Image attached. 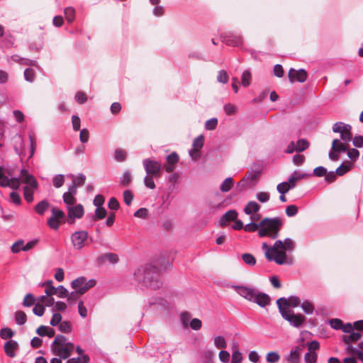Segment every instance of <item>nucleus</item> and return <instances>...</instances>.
Instances as JSON below:
<instances>
[{
  "instance_id": "obj_1",
  "label": "nucleus",
  "mask_w": 363,
  "mask_h": 363,
  "mask_svg": "<svg viewBox=\"0 0 363 363\" xmlns=\"http://www.w3.org/2000/svg\"><path fill=\"white\" fill-rule=\"evenodd\" d=\"M294 248V241L290 238H286L284 241L277 240L274 245L264 253L266 258L269 261H274L277 264H284L287 263L286 251L293 250Z\"/></svg>"
},
{
  "instance_id": "obj_2",
  "label": "nucleus",
  "mask_w": 363,
  "mask_h": 363,
  "mask_svg": "<svg viewBox=\"0 0 363 363\" xmlns=\"http://www.w3.org/2000/svg\"><path fill=\"white\" fill-rule=\"evenodd\" d=\"M134 277L138 281H143L150 289H157L162 286L159 279V270L154 266L146 265L138 267L134 272Z\"/></svg>"
},
{
  "instance_id": "obj_3",
  "label": "nucleus",
  "mask_w": 363,
  "mask_h": 363,
  "mask_svg": "<svg viewBox=\"0 0 363 363\" xmlns=\"http://www.w3.org/2000/svg\"><path fill=\"white\" fill-rule=\"evenodd\" d=\"M236 291L244 298L257 303L260 307H265L270 304L271 298L267 294L247 286H236Z\"/></svg>"
},
{
  "instance_id": "obj_4",
  "label": "nucleus",
  "mask_w": 363,
  "mask_h": 363,
  "mask_svg": "<svg viewBox=\"0 0 363 363\" xmlns=\"http://www.w3.org/2000/svg\"><path fill=\"white\" fill-rule=\"evenodd\" d=\"M74 350V345L67 342V339L62 335L55 336L51 345V351L61 359H66L72 355Z\"/></svg>"
},
{
  "instance_id": "obj_5",
  "label": "nucleus",
  "mask_w": 363,
  "mask_h": 363,
  "mask_svg": "<svg viewBox=\"0 0 363 363\" xmlns=\"http://www.w3.org/2000/svg\"><path fill=\"white\" fill-rule=\"evenodd\" d=\"M281 226L282 221L278 218H264L260 221L258 235L259 237H269L275 239L278 237Z\"/></svg>"
},
{
  "instance_id": "obj_6",
  "label": "nucleus",
  "mask_w": 363,
  "mask_h": 363,
  "mask_svg": "<svg viewBox=\"0 0 363 363\" xmlns=\"http://www.w3.org/2000/svg\"><path fill=\"white\" fill-rule=\"evenodd\" d=\"M21 179L22 182L26 184L23 188L24 198L27 202L31 203L33 201L34 191L38 187V183L26 169L21 170Z\"/></svg>"
},
{
  "instance_id": "obj_7",
  "label": "nucleus",
  "mask_w": 363,
  "mask_h": 363,
  "mask_svg": "<svg viewBox=\"0 0 363 363\" xmlns=\"http://www.w3.org/2000/svg\"><path fill=\"white\" fill-rule=\"evenodd\" d=\"M280 312L282 318L294 328H300L306 322V318L301 313H294L293 311H284Z\"/></svg>"
},
{
  "instance_id": "obj_8",
  "label": "nucleus",
  "mask_w": 363,
  "mask_h": 363,
  "mask_svg": "<svg viewBox=\"0 0 363 363\" xmlns=\"http://www.w3.org/2000/svg\"><path fill=\"white\" fill-rule=\"evenodd\" d=\"M143 164L147 174L155 176L157 179L160 177L162 173V164L159 161L152 158L143 160Z\"/></svg>"
},
{
  "instance_id": "obj_9",
  "label": "nucleus",
  "mask_w": 363,
  "mask_h": 363,
  "mask_svg": "<svg viewBox=\"0 0 363 363\" xmlns=\"http://www.w3.org/2000/svg\"><path fill=\"white\" fill-rule=\"evenodd\" d=\"M71 284L73 289L78 290L79 295H83L95 286L96 281L94 279L86 280L85 277H81L72 281Z\"/></svg>"
},
{
  "instance_id": "obj_10",
  "label": "nucleus",
  "mask_w": 363,
  "mask_h": 363,
  "mask_svg": "<svg viewBox=\"0 0 363 363\" xmlns=\"http://www.w3.org/2000/svg\"><path fill=\"white\" fill-rule=\"evenodd\" d=\"M351 129L352 126L350 125L342 122H337L333 125V131L340 133V139L347 143L352 139Z\"/></svg>"
},
{
  "instance_id": "obj_11",
  "label": "nucleus",
  "mask_w": 363,
  "mask_h": 363,
  "mask_svg": "<svg viewBox=\"0 0 363 363\" xmlns=\"http://www.w3.org/2000/svg\"><path fill=\"white\" fill-rule=\"evenodd\" d=\"M301 303V300L297 296H290L288 298H280L277 301V304L279 312L284 311H291V308L298 307Z\"/></svg>"
},
{
  "instance_id": "obj_12",
  "label": "nucleus",
  "mask_w": 363,
  "mask_h": 363,
  "mask_svg": "<svg viewBox=\"0 0 363 363\" xmlns=\"http://www.w3.org/2000/svg\"><path fill=\"white\" fill-rule=\"evenodd\" d=\"M259 174V172H247L245 176L237 184V191L241 192L249 186L252 182L257 181Z\"/></svg>"
},
{
  "instance_id": "obj_13",
  "label": "nucleus",
  "mask_w": 363,
  "mask_h": 363,
  "mask_svg": "<svg viewBox=\"0 0 363 363\" xmlns=\"http://www.w3.org/2000/svg\"><path fill=\"white\" fill-rule=\"evenodd\" d=\"M87 238L88 233L85 230H79L74 232L71 235L72 245L76 250L82 249L86 244Z\"/></svg>"
},
{
  "instance_id": "obj_14",
  "label": "nucleus",
  "mask_w": 363,
  "mask_h": 363,
  "mask_svg": "<svg viewBox=\"0 0 363 363\" xmlns=\"http://www.w3.org/2000/svg\"><path fill=\"white\" fill-rule=\"evenodd\" d=\"M84 209L82 204L67 206V222L70 224L74 223L76 218H81L84 216Z\"/></svg>"
},
{
  "instance_id": "obj_15",
  "label": "nucleus",
  "mask_w": 363,
  "mask_h": 363,
  "mask_svg": "<svg viewBox=\"0 0 363 363\" xmlns=\"http://www.w3.org/2000/svg\"><path fill=\"white\" fill-rule=\"evenodd\" d=\"M289 79L290 82L294 83V82H298L303 83L306 81L308 74L303 69L296 70L294 68H291L289 71Z\"/></svg>"
},
{
  "instance_id": "obj_16",
  "label": "nucleus",
  "mask_w": 363,
  "mask_h": 363,
  "mask_svg": "<svg viewBox=\"0 0 363 363\" xmlns=\"http://www.w3.org/2000/svg\"><path fill=\"white\" fill-rule=\"evenodd\" d=\"M304 348L305 345L303 343L293 348L291 350L290 354L286 357V361L289 363H299L300 356Z\"/></svg>"
},
{
  "instance_id": "obj_17",
  "label": "nucleus",
  "mask_w": 363,
  "mask_h": 363,
  "mask_svg": "<svg viewBox=\"0 0 363 363\" xmlns=\"http://www.w3.org/2000/svg\"><path fill=\"white\" fill-rule=\"evenodd\" d=\"M179 161V155L175 152H172L166 158V163L164 165L165 171L169 173L172 172L175 169L176 164Z\"/></svg>"
},
{
  "instance_id": "obj_18",
  "label": "nucleus",
  "mask_w": 363,
  "mask_h": 363,
  "mask_svg": "<svg viewBox=\"0 0 363 363\" xmlns=\"http://www.w3.org/2000/svg\"><path fill=\"white\" fill-rule=\"evenodd\" d=\"M238 213L235 210H230L227 211L220 218V224L222 227H225L228 225V223L230 221H234L237 219Z\"/></svg>"
},
{
  "instance_id": "obj_19",
  "label": "nucleus",
  "mask_w": 363,
  "mask_h": 363,
  "mask_svg": "<svg viewBox=\"0 0 363 363\" xmlns=\"http://www.w3.org/2000/svg\"><path fill=\"white\" fill-rule=\"evenodd\" d=\"M18 348V345L15 340L7 341L4 347V352L9 357H14L16 356V350Z\"/></svg>"
},
{
  "instance_id": "obj_20",
  "label": "nucleus",
  "mask_w": 363,
  "mask_h": 363,
  "mask_svg": "<svg viewBox=\"0 0 363 363\" xmlns=\"http://www.w3.org/2000/svg\"><path fill=\"white\" fill-rule=\"evenodd\" d=\"M362 337V335L359 332H352L349 334L344 335L342 336V341L345 344L354 343L359 340Z\"/></svg>"
},
{
  "instance_id": "obj_21",
  "label": "nucleus",
  "mask_w": 363,
  "mask_h": 363,
  "mask_svg": "<svg viewBox=\"0 0 363 363\" xmlns=\"http://www.w3.org/2000/svg\"><path fill=\"white\" fill-rule=\"evenodd\" d=\"M349 145L347 143H341L339 139H334L332 142L331 149L336 152H345L348 149Z\"/></svg>"
},
{
  "instance_id": "obj_22",
  "label": "nucleus",
  "mask_w": 363,
  "mask_h": 363,
  "mask_svg": "<svg viewBox=\"0 0 363 363\" xmlns=\"http://www.w3.org/2000/svg\"><path fill=\"white\" fill-rule=\"evenodd\" d=\"M260 209V206L255 201H249L244 208V211L247 215L257 213Z\"/></svg>"
},
{
  "instance_id": "obj_23",
  "label": "nucleus",
  "mask_w": 363,
  "mask_h": 363,
  "mask_svg": "<svg viewBox=\"0 0 363 363\" xmlns=\"http://www.w3.org/2000/svg\"><path fill=\"white\" fill-rule=\"evenodd\" d=\"M118 256L114 253H106L99 258V261L101 263H104L106 261H108L111 264H116L118 262Z\"/></svg>"
},
{
  "instance_id": "obj_24",
  "label": "nucleus",
  "mask_w": 363,
  "mask_h": 363,
  "mask_svg": "<svg viewBox=\"0 0 363 363\" xmlns=\"http://www.w3.org/2000/svg\"><path fill=\"white\" fill-rule=\"evenodd\" d=\"M352 167V163L350 162H345L336 169V174L338 176H342L349 172Z\"/></svg>"
},
{
  "instance_id": "obj_25",
  "label": "nucleus",
  "mask_w": 363,
  "mask_h": 363,
  "mask_svg": "<svg viewBox=\"0 0 363 363\" xmlns=\"http://www.w3.org/2000/svg\"><path fill=\"white\" fill-rule=\"evenodd\" d=\"M50 207V203L46 200H43L35 206V211L39 215H43Z\"/></svg>"
},
{
  "instance_id": "obj_26",
  "label": "nucleus",
  "mask_w": 363,
  "mask_h": 363,
  "mask_svg": "<svg viewBox=\"0 0 363 363\" xmlns=\"http://www.w3.org/2000/svg\"><path fill=\"white\" fill-rule=\"evenodd\" d=\"M234 181L233 178L228 177L221 184L220 189L222 192H228L232 189Z\"/></svg>"
},
{
  "instance_id": "obj_27",
  "label": "nucleus",
  "mask_w": 363,
  "mask_h": 363,
  "mask_svg": "<svg viewBox=\"0 0 363 363\" xmlns=\"http://www.w3.org/2000/svg\"><path fill=\"white\" fill-rule=\"evenodd\" d=\"M51 211H52V216L50 218H54L55 219H57V220H60L64 222L65 218V214L63 212V211H62L61 209L57 208L56 207H52L51 209Z\"/></svg>"
},
{
  "instance_id": "obj_28",
  "label": "nucleus",
  "mask_w": 363,
  "mask_h": 363,
  "mask_svg": "<svg viewBox=\"0 0 363 363\" xmlns=\"http://www.w3.org/2000/svg\"><path fill=\"white\" fill-rule=\"evenodd\" d=\"M45 286V292L48 296L55 295L57 293V288L52 286V281H48L44 284Z\"/></svg>"
},
{
  "instance_id": "obj_29",
  "label": "nucleus",
  "mask_w": 363,
  "mask_h": 363,
  "mask_svg": "<svg viewBox=\"0 0 363 363\" xmlns=\"http://www.w3.org/2000/svg\"><path fill=\"white\" fill-rule=\"evenodd\" d=\"M204 144V136L203 135H199L193 141V147L196 151H200Z\"/></svg>"
},
{
  "instance_id": "obj_30",
  "label": "nucleus",
  "mask_w": 363,
  "mask_h": 363,
  "mask_svg": "<svg viewBox=\"0 0 363 363\" xmlns=\"http://www.w3.org/2000/svg\"><path fill=\"white\" fill-rule=\"evenodd\" d=\"M213 342L218 349H225L227 347V342L223 336H216L213 338Z\"/></svg>"
},
{
  "instance_id": "obj_31",
  "label": "nucleus",
  "mask_w": 363,
  "mask_h": 363,
  "mask_svg": "<svg viewBox=\"0 0 363 363\" xmlns=\"http://www.w3.org/2000/svg\"><path fill=\"white\" fill-rule=\"evenodd\" d=\"M252 75L250 71L245 70L243 72L241 77V84L243 86H248L251 83Z\"/></svg>"
},
{
  "instance_id": "obj_32",
  "label": "nucleus",
  "mask_w": 363,
  "mask_h": 363,
  "mask_svg": "<svg viewBox=\"0 0 363 363\" xmlns=\"http://www.w3.org/2000/svg\"><path fill=\"white\" fill-rule=\"evenodd\" d=\"M64 13L66 18V20L69 23H72L75 18V10L73 7H67L65 9Z\"/></svg>"
},
{
  "instance_id": "obj_33",
  "label": "nucleus",
  "mask_w": 363,
  "mask_h": 363,
  "mask_svg": "<svg viewBox=\"0 0 363 363\" xmlns=\"http://www.w3.org/2000/svg\"><path fill=\"white\" fill-rule=\"evenodd\" d=\"M309 147V143L305 139H300L296 143L295 150L296 152H303Z\"/></svg>"
},
{
  "instance_id": "obj_34",
  "label": "nucleus",
  "mask_w": 363,
  "mask_h": 363,
  "mask_svg": "<svg viewBox=\"0 0 363 363\" xmlns=\"http://www.w3.org/2000/svg\"><path fill=\"white\" fill-rule=\"evenodd\" d=\"M242 259L248 265L254 266L256 264V259L252 254L244 253L242 255Z\"/></svg>"
},
{
  "instance_id": "obj_35",
  "label": "nucleus",
  "mask_w": 363,
  "mask_h": 363,
  "mask_svg": "<svg viewBox=\"0 0 363 363\" xmlns=\"http://www.w3.org/2000/svg\"><path fill=\"white\" fill-rule=\"evenodd\" d=\"M301 307L307 314H312L315 310L314 306L308 301H303L301 303Z\"/></svg>"
},
{
  "instance_id": "obj_36",
  "label": "nucleus",
  "mask_w": 363,
  "mask_h": 363,
  "mask_svg": "<svg viewBox=\"0 0 363 363\" xmlns=\"http://www.w3.org/2000/svg\"><path fill=\"white\" fill-rule=\"evenodd\" d=\"M15 320L17 324L23 325L27 320L26 314L21 311H17L15 314Z\"/></svg>"
},
{
  "instance_id": "obj_37",
  "label": "nucleus",
  "mask_w": 363,
  "mask_h": 363,
  "mask_svg": "<svg viewBox=\"0 0 363 363\" xmlns=\"http://www.w3.org/2000/svg\"><path fill=\"white\" fill-rule=\"evenodd\" d=\"M29 140L30 143V154L29 156V158L32 157L35 152L36 147H37V143H36V138L34 135V133H29Z\"/></svg>"
},
{
  "instance_id": "obj_38",
  "label": "nucleus",
  "mask_w": 363,
  "mask_h": 363,
  "mask_svg": "<svg viewBox=\"0 0 363 363\" xmlns=\"http://www.w3.org/2000/svg\"><path fill=\"white\" fill-rule=\"evenodd\" d=\"M291 189V186L289 183L284 182L277 185V189L281 194L287 193Z\"/></svg>"
},
{
  "instance_id": "obj_39",
  "label": "nucleus",
  "mask_w": 363,
  "mask_h": 363,
  "mask_svg": "<svg viewBox=\"0 0 363 363\" xmlns=\"http://www.w3.org/2000/svg\"><path fill=\"white\" fill-rule=\"evenodd\" d=\"M63 201L65 203V204L67 205V207L74 205L77 201L74 196L69 194L66 192L64 193V194H63Z\"/></svg>"
},
{
  "instance_id": "obj_40",
  "label": "nucleus",
  "mask_w": 363,
  "mask_h": 363,
  "mask_svg": "<svg viewBox=\"0 0 363 363\" xmlns=\"http://www.w3.org/2000/svg\"><path fill=\"white\" fill-rule=\"evenodd\" d=\"M155 178V176L151 174H147L145 177L144 178V184L146 187L154 189L155 188V184L154 182L153 179Z\"/></svg>"
},
{
  "instance_id": "obj_41",
  "label": "nucleus",
  "mask_w": 363,
  "mask_h": 363,
  "mask_svg": "<svg viewBox=\"0 0 363 363\" xmlns=\"http://www.w3.org/2000/svg\"><path fill=\"white\" fill-rule=\"evenodd\" d=\"M52 183L55 187L60 188L65 183V177L62 174H57L52 179Z\"/></svg>"
},
{
  "instance_id": "obj_42",
  "label": "nucleus",
  "mask_w": 363,
  "mask_h": 363,
  "mask_svg": "<svg viewBox=\"0 0 363 363\" xmlns=\"http://www.w3.org/2000/svg\"><path fill=\"white\" fill-rule=\"evenodd\" d=\"M279 359L280 356L277 352H270L266 356V359L269 363H276Z\"/></svg>"
},
{
  "instance_id": "obj_43",
  "label": "nucleus",
  "mask_w": 363,
  "mask_h": 363,
  "mask_svg": "<svg viewBox=\"0 0 363 363\" xmlns=\"http://www.w3.org/2000/svg\"><path fill=\"white\" fill-rule=\"evenodd\" d=\"M228 75L225 70H220L218 72L217 81L222 84H226L228 82Z\"/></svg>"
},
{
  "instance_id": "obj_44",
  "label": "nucleus",
  "mask_w": 363,
  "mask_h": 363,
  "mask_svg": "<svg viewBox=\"0 0 363 363\" xmlns=\"http://www.w3.org/2000/svg\"><path fill=\"white\" fill-rule=\"evenodd\" d=\"M13 330L9 328H2L0 331V336L2 339L6 340L13 336Z\"/></svg>"
},
{
  "instance_id": "obj_45",
  "label": "nucleus",
  "mask_w": 363,
  "mask_h": 363,
  "mask_svg": "<svg viewBox=\"0 0 363 363\" xmlns=\"http://www.w3.org/2000/svg\"><path fill=\"white\" fill-rule=\"evenodd\" d=\"M58 328L62 333H69L72 331V325L69 321L61 322Z\"/></svg>"
},
{
  "instance_id": "obj_46",
  "label": "nucleus",
  "mask_w": 363,
  "mask_h": 363,
  "mask_svg": "<svg viewBox=\"0 0 363 363\" xmlns=\"http://www.w3.org/2000/svg\"><path fill=\"white\" fill-rule=\"evenodd\" d=\"M106 210L104 207H97L95 211L94 220H101L106 217Z\"/></svg>"
},
{
  "instance_id": "obj_47",
  "label": "nucleus",
  "mask_w": 363,
  "mask_h": 363,
  "mask_svg": "<svg viewBox=\"0 0 363 363\" xmlns=\"http://www.w3.org/2000/svg\"><path fill=\"white\" fill-rule=\"evenodd\" d=\"M23 245L24 241L23 240H17L12 245L11 247V252L15 254L18 253L21 251L23 246H24Z\"/></svg>"
},
{
  "instance_id": "obj_48",
  "label": "nucleus",
  "mask_w": 363,
  "mask_h": 363,
  "mask_svg": "<svg viewBox=\"0 0 363 363\" xmlns=\"http://www.w3.org/2000/svg\"><path fill=\"white\" fill-rule=\"evenodd\" d=\"M218 125V120L216 118H213L206 121L205 123V128L208 130H213L216 128Z\"/></svg>"
},
{
  "instance_id": "obj_49",
  "label": "nucleus",
  "mask_w": 363,
  "mask_h": 363,
  "mask_svg": "<svg viewBox=\"0 0 363 363\" xmlns=\"http://www.w3.org/2000/svg\"><path fill=\"white\" fill-rule=\"evenodd\" d=\"M35 303V298L31 294H28L25 296L23 305L26 307H30Z\"/></svg>"
},
{
  "instance_id": "obj_50",
  "label": "nucleus",
  "mask_w": 363,
  "mask_h": 363,
  "mask_svg": "<svg viewBox=\"0 0 363 363\" xmlns=\"http://www.w3.org/2000/svg\"><path fill=\"white\" fill-rule=\"evenodd\" d=\"M21 182H22L21 176L19 177V178H17V177L11 178V179H9V185H8V186H9L13 189H18L20 187Z\"/></svg>"
},
{
  "instance_id": "obj_51",
  "label": "nucleus",
  "mask_w": 363,
  "mask_h": 363,
  "mask_svg": "<svg viewBox=\"0 0 363 363\" xmlns=\"http://www.w3.org/2000/svg\"><path fill=\"white\" fill-rule=\"evenodd\" d=\"M256 198L261 203H265L269 200L270 194L268 192L262 191L256 194Z\"/></svg>"
},
{
  "instance_id": "obj_52",
  "label": "nucleus",
  "mask_w": 363,
  "mask_h": 363,
  "mask_svg": "<svg viewBox=\"0 0 363 363\" xmlns=\"http://www.w3.org/2000/svg\"><path fill=\"white\" fill-rule=\"evenodd\" d=\"M39 301L46 306H51L54 304L55 300L52 297H48V296H42L38 298Z\"/></svg>"
},
{
  "instance_id": "obj_53",
  "label": "nucleus",
  "mask_w": 363,
  "mask_h": 363,
  "mask_svg": "<svg viewBox=\"0 0 363 363\" xmlns=\"http://www.w3.org/2000/svg\"><path fill=\"white\" fill-rule=\"evenodd\" d=\"M304 359L306 363H316L317 354L315 352H307L305 354Z\"/></svg>"
},
{
  "instance_id": "obj_54",
  "label": "nucleus",
  "mask_w": 363,
  "mask_h": 363,
  "mask_svg": "<svg viewBox=\"0 0 363 363\" xmlns=\"http://www.w3.org/2000/svg\"><path fill=\"white\" fill-rule=\"evenodd\" d=\"M181 321L182 323V325L184 328H188L189 326V322L191 318V315L188 312H183L180 315Z\"/></svg>"
},
{
  "instance_id": "obj_55",
  "label": "nucleus",
  "mask_w": 363,
  "mask_h": 363,
  "mask_svg": "<svg viewBox=\"0 0 363 363\" xmlns=\"http://www.w3.org/2000/svg\"><path fill=\"white\" fill-rule=\"evenodd\" d=\"M24 77L26 81L32 82L35 79V72L31 68H27L24 72Z\"/></svg>"
},
{
  "instance_id": "obj_56",
  "label": "nucleus",
  "mask_w": 363,
  "mask_h": 363,
  "mask_svg": "<svg viewBox=\"0 0 363 363\" xmlns=\"http://www.w3.org/2000/svg\"><path fill=\"white\" fill-rule=\"evenodd\" d=\"M131 182V176L129 172H126L123 174V177L121 178V184L123 186H127Z\"/></svg>"
},
{
  "instance_id": "obj_57",
  "label": "nucleus",
  "mask_w": 363,
  "mask_h": 363,
  "mask_svg": "<svg viewBox=\"0 0 363 363\" xmlns=\"http://www.w3.org/2000/svg\"><path fill=\"white\" fill-rule=\"evenodd\" d=\"M62 221L54 218H50L48 220V225L53 230H57Z\"/></svg>"
},
{
  "instance_id": "obj_58",
  "label": "nucleus",
  "mask_w": 363,
  "mask_h": 363,
  "mask_svg": "<svg viewBox=\"0 0 363 363\" xmlns=\"http://www.w3.org/2000/svg\"><path fill=\"white\" fill-rule=\"evenodd\" d=\"M134 216L137 218L145 219L148 216V210L145 208H140L135 212Z\"/></svg>"
},
{
  "instance_id": "obj_59",
  "label": "nucleus",
  "mask_w": 363,
  "mask_h": 363,
  "mask_svg": "<svg viewBox=\"0 0 363 363\" xmlns=\"http://www.w3.org/2000/svg\"><path fill=\"white\" fill-rule=\"evenodd\" d=\"M123 199L124 202L130 206L133 200V194L130 190H125L123 192Z\"/></svg>"
},
{
  "instance_id": "obj_60",
  "label": "nucleus",
  "mask_w": 363,
  "mask_h": 363,
  "mask_svg": "<svg viewBox=\"0 0 363 363\" xmlns=\"http://www.w3.org/2000/svg\"><path fill=\"white\" fill-rule=\"evenodd\" d=\"M242 355L239 350H234L232 354L231 363H241Z\"/></svg>"
},
{
  "instance_id": "obj_61",
  "label": "nucleus",
  "mask_w": 363,
  "mask_h": 363,
  "mask_svg": "<svg viewBox=\"0 0 363 363\" xmlns=\"http://www.w3.org/2000/svg\"><path fill=\"white\" fill-rule=\"evenodd\" d=\"M260 228V223L259 224H257L255 223H248L247 224L245 227H244V230L247 232H255L256 230H259Z\"/></svg>"
},
{
  "instance_id": "obj_62",
  "label": "nucleus",
  "mask_w": 363,
  "mask_h": 363,
  "mask_svg": "<svg viewBox=\"0 0 363 363\" xmlns=\"http://www.w3.org/2000/svg\"><path fill=\"white\" fill-rule=\"evenodd\" d=\"M33 313L38 316H42L45 312V308L43 304L38 303L33 309Z\"/></svg>"
},
{
  "instance_id": "obj_63",
  "label": "nucleus",
  "mask_w": 363,
  "mask_h": 363,
  "mask_svg": "<svg viewBox=\"0 0 363 363\" xmlns=\"http://www.w3.org/2000/svg\"><path fill=\"white\" fill-rule=\"evenodd\" d=\"M190 327L194 330H199L201 328L202 322L199 318H193L190 322Z\"/></svg>"
},
{
  "instance_id": "obj_64",
  "label": "nucleus",
  "mask_w": 363,
  "mask_h": 363,
  "mask_svg": "<svg viewBox=\"0 0 363 363\" xmlns=\"http://www.w3.org/2000/svg\"><path fill=\"white\" fill-rule=\"evenodd\" d=\"M298 213V207L295 205H289L286 208V214L289 217L294 216Z\"/></svg>"
}]
</instances>
